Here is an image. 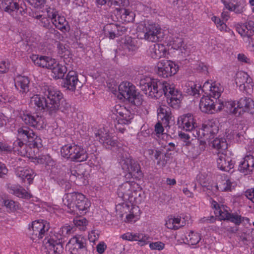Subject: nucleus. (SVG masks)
<instances>
[{"label": "nucleus", "mask_w": 254, "mask_h": 254, "mask_svg": "<svg viewBox=\"0 0 254 254\" xmlns=\"http://www.w3.org/2000/svg\"><path fill=\"white\" fill-rule=\"evenodd\" d=\"M139 84L141 89L150 98L157 99L164 94L170 106L173 108L179 107L182 94L180 91L175 89L174 84L149 77L141 79Z\"/></svg>", "instance_id": "1"}, {"label": "nucleus", "mask_w": 254, "mask_h": 254, "mask_svg": "<svg viewBox=\"0 0 254 254\" xmlns=\"http://www.w3.org/2000/svg\"><path fill=\"white\" fill-rule=\"evenodd\" d=\"M18 138L13 143L14 151L21 156L27 155L30 148L42 146L41 139L27 127H22L17 130Z\"/></svg>", "instance_id": "2"}, {"label": "nucleus", "mask_w": 254, "mask_h": 254, "mask_svg": "<svg viewBox=\"0 0 254 254\" xmlns=\"http://www.w3.org/2000/svg\"><path fill=\"white\" fill-rule=\"evenodd\" d=\"M64 204L72 213L78 211L81 214H86L91 206L90 201L81 193L73 192L65 194L63 198Z\"/></svg>", "instance_id": "3"}, {"label": "nucleus", "mask_w": 254, "mask_h": 254, "mask_svg": "<svg viewBox=\"0 0 254 254\" xmlns=\"http://www.w3.org/2000/svg\"><path fill=\"white\" fill-rule=\"evenodd\" d=\"M40 93L46 96L47 111L52 115L59 110L60 102L63 98L62 93L53 86L44 85L41 88Z\"/></svg>", "instance_id": "4"}, {"label": "nucleus", "mask_w": 254, "mask_h": 254, "mask_svg": "<svg viewBox=\"0 0 254 254\" xmlns=\"http://www.w3.org/2000/svg\"><path fill=\"white\" fill-rule=\"evenodd\" d=\"M73 232V227L70 225H64L61 228L58 232L60 238L58 240L55 239V236L49 238L46 236L44 240L46 248L54 254H60L63 253L64 247L62 244L63 239L68 237Z\"/></svg>", "instance_id": "5"}, {"label": "nucleus", "mask_w": 254, "mask_h": 254, "mask_svg": "<svg viewBox=\"0 0 254 254\" xmlns=\"http://www.w3.org/2000/svg\"><path fill=\"white\" fill-rule=\"evenodd\" d=\"M137 31L143 38L149 42H156L161 40V28L158 25L149 20L141 22L137 26Z\"/></svg>", "instance_id": "6"}, {"label": "nucleus", "mask_w": 254, "mask_h": 254, "mask_svg": "<svg viewBox=\"0 0 254 254\" xmlns=\"http://www.w3.org/2000/svg\"><path fill=\"white\" fill-rule=\"evenodd\" d=\"M62 156L72 161L83 162L87 160L88 153L81 146L75 143L63 146L61 149Z\"/></svg>", "instance_id": "7"}, {"label": "nucleus", "mask_w": 254, "mask_h": 254, "mask_svg": "<svg viewBox=\"0 0 254 254\" xmlns=\"http://www.w3.org/2000/svg\"><path fill=\"white\" fill-rule=\"evenodd\" d=\"M120 95L136 106L142 104L141 95L135 90V87L130 82H123L119 86Z\"/></svg>", "instance_id": "8"}, {"label": "nucleus", "mask_w": 254, "mask_h": 254, "mask_svg": "<svg viewBox=\"0 0 254 254\" xmlns=\"http://www.w3.org/2000/svg\"><path fill=\"white\" fill-rule=\"evenodd\" d=\"M112 112L117 116V124L115 125L116 128L121 132H124L125 129L120 127L119 125L129 124L134 117V114L129 107L120 104L115 105Z\"/></svg>", "instance_id": "9"}, {"label": "nucleus", "mask_w": 254, "mask_h": 254, "mask_svg": "<svg viewBox=\"0 0 254 254\" xmlns=\"http://www.w3.org/2000/svg\"><path fill=\"white\" fill-rule=\"evenodd\" d=\"M120 163L122 169L127 172V176L128 178H140L142 177L139 164L128 153H126L122 156Z\"/></svg>", "instance_id": "10"}, {"label": "nucleus", "mask_w": 254, "mask_h": 254, "mask_svg": "<svg viewBox=\"0 0 254 254\" xmlns=\"http://www.w3.org/2000/svg\"><path fill=\"white\" fill-rule=\"evenodd\" d=\"M49 228V224L46 221L38 220L33 221L28 228L29 235L33 240L42 239L47 235Z\"/></svg>", "instance_id": "11"}, {"label": "nucleus", "mask_w": 254, "mask_h": 254, "mask_svg": "<svg viewBox=\"0 0 254 254\" xmlns=\"http://www.w3.org/2000/svg\"><path fill=\"white\" fill-rule=\"evenodd\" d=\"M86 239L82 235H76L70 239L66 245L69 254H86Z\"/></svg>", "instance_id": "12"}, {"label": "nucleus", "mask_w": 254, "mask_h": 254, "mask_svg": "<svg viewBox=\"0 0 254 254\" xmlns=\"http://www.w3.org/2000/svg\"><path fill=\"white\" fill-rule=\"evenodd\" d=\"M178 69L179 66L174 62L164 60L158 63L156 73L160 77L167 78L176 74Z\"/></svg>", "instance_id": "13"}, {"label": "nucleus", "mask_w": 254, "mask_h": 254, "mask_svg": "<svg viewBox=\"0 0 254 254\" xmlns=\"http://www.w3.org/2000/svg\"><path fill=\"white\" fill-rule=\"evenodd\" d=\"M84 166L81 164L71 165L68 174L71 182H74L77 185H85L86 184V175Z\"/></svg>", "instance_id": "14"}, {"label": "nucleus", "mask_w": 254, "mask_h": 254, "mask_svg": "<svg viewBox=\"0 0 254 254\" xmlns=\"http://www.w3.org/2000/svg\"><path fill=\"white\" fill-rule=\"evenodd\" d=\"M21 118L26 125L37 129H43L46 126L44 118L36 113H23Z\"/></svg>", "instance_id": "15"}, {"label": "nucleus", "mask_w": 254, "mask_h": 254, "mask_svg": "<svg viewBox=\"0 0 254 254\" xmlns=\"http://www.w3.org/2000/svg\"><path fill=\"white\" fill-rule=\"evenodd\" d=\"M94 136L106 148H110L116 146L117 140L115 137L111 136L104 127L100 128L94 131Z\"/></svg>", "instance_id": "16"}, {"label": "nucleus", "mask_w": 254, "mask_h": 254, "mask_svg": "<svg viewBox=\"0 0 254 254\" xmlns=\"http://www.w3.org/2000/svg\"><path fill=\"white\" fill-rule=\"evenodd\" d=\"M236 84L239 87L240 90L246 91L250 94L253 90V82L252 79L246 72L239 71L236 74L235 79Z\"/></svg>", "instance_id": "17"}, {"label": "nucleus", "mask_w": 254, "mask_h": 254, "mask_svg": "<svg viewBox=\"0 0 254 254\" xmlns=\"http://www.w3.org/2000/svg\"><path fill=\"white\" fill-rule=\"evenodd\" d=\"M235 27L236 31L242 37L247 38L249 40L254 35V16L250 17L245 23L236 24Z\"/></svg>", "instance_id": "18"}, {"label": "nucleus", "mask_w": 254, "mask_h": 254, "mask_svg": "<svg viewBox=\"0 0 254 254\" xmlns=\"http://www.w3.org/2000/svg\"><path fill=\"white\" fill-rule=\"evenodd\" d=\"M136 184L133 181H126L120 185L118 189V195L124 201L129 200L133 197L135 191Z\"/></svg>", "instance_id": "19"}, {"label": "nucleus", "mask_w": 254, "mask_h": 254, "mask_svg": "<svg viewBox=\"0 0 254 254\" xmlns=\"http://www.w3.org/2000/svg\"><path fill=\"white\" fill-rule=\"evenodd\" d=\"M165 41L168 45L172 46L173 49H180L182 53L184 54L185 56L189 55L190 51L188 50L187 46H183V38L179 34L176 33L168 36L166 37Z\"/></svg>", "instance_id": "20"}, {"label": "nucleus", "mask_w": 254, "mask_h": 254, "mask_svg": "<svg viewBox=\"0 0 254 254\" xmlns=\"http://www.w3.org/2000/svg\"><path fill=\"white\" fill-rule=\"evenodd\" d=\"M103 31L105 36L111 39H113L125 34L127 31V28L123 25L110 23L104 26Z\"/></svg>", "instance_id": "21"}, {"label": "nucleus", "mask_w": 254, "mask_h": 254, "mask_svg": "<svg viewBox=\"0 0 254 254\" xmlns=\"http://www.w3.org/2000/svg\"><path fill=\"white\" fill-rule=\"evenodd\" d=\"M227 10L236 14H242L246 11L247 3L245 0H221Z\"/></svg>", "instance_id": "22"}, {"label": "nucleus", "mask_w": 254, "mask_h": 254, "mask_svg": "<svg viewBox=\"0 0 254 254\" xmlns=\"http://www.w3.org/2000/svg\"><path fill=\"white\" fill-rule=\"evenodd\" d=\"M177 124L179 128L187 131H190L196 127L193 115L190 113L179 117Z\"/></svg>", "instance_id": "23"}, {"label": "nucleus", "mask_w": 254, "mask_h": 254, "mask_svg": "<svg viewBox=\"0 0 254 254\" xmlns=\"http://www.w3.org/2000/svg\"><path fill=\"white\" fill-rule=\"evenodd\" d=\"M64 86L69 90L74 91L76 87H80L81 82L78 80L77 73L73 70H69L64 80Z\"/></svg>", "instance_id": "24"}, {"label": "nucleus", "mask_w": 254, "mask_h": 254, "mask_svg": "<svg viewBox=\"0 0 254 254\" xmlns=\"http://www.w3.org/2000/svg\"><path fill=\"white\" fill-rule=\"evenodd\" d=\"M239 171L245 175L252 174L254 171V156L247 155L240 162Z\"/></svg>", "instance_id": "25"}, {"label": "nucleus", "mask_w": 254, "mask_h": 254, "mask_svg": "<svg viewBox=\"0 0 254 254\" xmlns=\"http://www.w3.org/2000/svg\"><path fill=\"white\" fill-rule=\"evenodd\" d=\"M218 106V102L215 104L214 101L208 96H204L200 99L199 108L200 110L205 113L213 114L216 111V106Z\"/></svg>", "instance_id": "26"}, {"label": "nucleus", "mask_w": 254, "mask_h": 254, "mask_svg": "<svg viewBox=\"0 0 254 254\" xmlns=\"http://www.w3.org/2000/svg\"><path fill=\"white\" fill-rule=\"evenodd\" d=\"M218 131V127L216 125L213 126L212 123H210L205 125L203 129L198 128L196 126L190 131L193 132V135L194 137L198 138L204 137L206 133H209L211 135H213L217 133Z\"/></svg>", "instance_id": "27"}, {"label": "nucleus", "mask_w": 254, "mask_h": 254, "mask_svg": "<svg viewBox=\"0 0 254 254\" xmlns=\"http://www.w3.org/2000/svg\"><path fill=\"white\" fill-rule=\"evenodd\" d=\"M236 183L226 176H221L216 185L217 189L220 191H231L235 187Z\"/></svg>", "instance_id": "28"}, {"label": "nucleus", "mask_w": 254, "mask_h": 254, "mask_svg": "<svg viewBox=\"0 0 254 254\" xmlns=\"http://www.w3.org/2000/svg\"><path fill=\"white\" fill-rule=\"evenodd\" d=\"M64 62L65 64H62L57 63L55 61V64H53L51 67L49 69L52 70L53 74V77L55 79L63 78L64 76V74L70 67L69 66V64H67L65 61V58L64 59Z\"/></svg>", "instance_id": "29"}, {"label": "nucleus", "mask_w": 254, "mask_h": 254, "mask_svg": "<svg viewBox=\"0 0 254 254\" xmlns=\"http://www.w3.org/2000/svg\"><path fill=\"white\" fill-rule=\"evenodd\" d=\"M239 111L254 114V101L251 98L242 97L237 102Z\"/></svg>", "instance_id": "30"}, {"label": "nucleus", "mask_w": 254, "mask_h": 254, "mask_svg": "<svg viewBox=\"0 0 254 254\" xmlns=\"http://www.w3.org/2000/svg\"><path fill=\"white\" fill-rule=\"evenodd\" d=\"M31 60L35 65L38 66L49 69L55 64V60L49 57L40 56L37 55H33Z\"/></svg>", "instance_id": "31"}, {"label": "nucleus", "mask_w": 254, "mask_h": 254, "mask_svg": "<svg viewBox=\"0 0 254 254\" xmlns=\"http://www.w3.org/2000/svg\"><path fill=\"white\" fill-rule=\"evenodd\" d=\"M217 163L218 168L226 172H229L234 167L232 159L227 157L223 152L218 155Z\"/></svg>", "instance_id": "32"}, {"label": "nucleus", "mask_w": 254, "mask_h": 254, "mask_svg": "<svg viewBox=\"0 0 254 254\" xmlns=\"http://www.w3.org/2000/svg\"><path fill=\"white\" fill-rule=\"evenodd\" d=\"M30 80L25 76H17L15 79V88L22 94H26L29 91Z\"/></svg>", "instance_id": "33"}, {"label": "nucleus", "mask_w": 254, "mask_h": 254, "mask_svg": "<svg viewBox=\"0 0 254 254\" xmlns=\"http://www.w3.org/2000/svg\"><path fill=\"white\" fill-rule=\"evenodd\" d=\"M122 44L123 48L126 52L131 53L136 51L140 46L137 39L129 36L125 38Z\"/></svg>", "instance_id": "34"}, {"label": "nucleus", "mask_w": 254, "mask_h": 254, "mask_svg": "<svg viewBox=\"0 0 254 254\" xmlns=\"http://www.w3.org/2000/svg\"><path fill=\"white\" fill-rule=\"evenodd\" d=\"M158 118L165 124H168L172 119V116L171 108L166 105H160L157 109Z\"/></svg>", "instance_id": "35"}, {"label": "nucleus", "mask_w": 254, "mask_h": 254, "mask_svg": "<svg viewBox=\"0 0 254 254\" xmlns=\"http://www.w3.org/2000/svg\"><path fill=\"white\" fill-rule=\"evenodd\" d=\"M218 110L220 111L222 110L224 107H225L228 111L230 113H232L236 116H239L241 115V112L239 111V108H238V106L236 107V103L235 101H229L227 102H223L221 99H219L218 101Z\"/></svg>", "instance_id": "36"}, {"label": "nucleus", "mask_w": 254, "mask_h": 254, "mask_svg": "<svg viewBox=\"0 0 254 254\" xmlns=\"http://www.w3.org/2000/svg\"><path fill=\"white\" fill-rule=\"evenodd\" d=\"M185 224V222L180 216L173 217L172 216L167 218L165 225L168 229L177 230L183 227Z\"/></svg>", "instance_id": "37"}, {"label": "nucleus", "mask_w": 254, "mask_h": 254, "mask_svg": "<svg viewBox=\"0 0 254 254\" xmlns=\"http://www.w3.org/2000/svg\"><path fill=\"white\" fill-rule=\"evenodd\" d=\"M9 192L17 197L24 198H31V194L19 185H11L9 188Z\"/></svg>", "instance_id": "38"}, {"label": "nucleus", "mask_w": 254, "mask_h": 254, "mask_svg": "<svg viewBox=\"0 0 254 254\" xmlns=\"http://www.w3.org/2000/svg\"><path fill=\"white\" fill-rule=\"evenodd\" d=\"M0 8L11 14V13L19 9V5L13 0H1Z\"/></svg>", "instance_id": "39"}, {"label": "nucleus", "mask_w": 254, "mask_h": 254, "mask_svg": "<svg viewBox=\"0 0 254 254\" xmlns=\"http://www.w3.org/2000/svg\"><path fill=\"white\" fill-rule=\"evenodd\" d=\"M122 238L128 241H137L145 244L148 240V237L144 234L127 233L122 235Z\"/></svg>", "instance_id": "40"}, {"label": "nucleus", "mask_w": 254, "mask_h": 254, "mask_svg": "<svg viewBox=\"0 0 254 254\" xmlns=\"http://www.w3.org/2000/svg\"><path fill=\"white\" fill-rule=\"evenodd\" d=\"M166 51L163 45L156 44L150 47V55L153 59H159L165 55Z\"/></svg>", "instance_id": "41"}, {"label": "nucleus", "mask_w": 254, "mask_h": 254, "mask_svg": "<svg viewBox=\"0 0 254 254\" xmlns=\"http://www.w3.org/2000/svg\"><path fill=\"white\" fill-rule=\"evenodd\" d=\"M200 85L195 84L192 82H190L186 84L184 87V90L188 95L198 97L200 94Z\"/></svg>", "instance_id": "42"}, {"label": "nucleus", "mask_w": 254, "mask_h": 254, "mask_svg": "<svg viewBox=\"0 0 254 254\" xmlns=\"http://www.w3.org/2000/svg\"><path fill=\"white\" fill-rule=\"evenodd\" d=\"M98 4L104 5L106 4L109 7H115L117 6H127L129 4L128 0H96Z\"/></svg>", "instance_id": "43"}, {"label": "nucleus", "mask_w": 254, "mask_h": 254, "mask_svg": "<svg viewBox=\"0 0 254 254\" xmlns=\"http://www.w3.org/2000/svg\"><path fill=\"white\" fill-rule=\"evenodd\" d=\"M212 147L220 152L225 151L228 147V143L225 138H216L211 142Z\"/></svg>", "instance_id": "44"}, {"label": "nucleus", "mask_w": 254, "mask_h": 254, "mask_svg": "<svg viewBox=\"0 0 254 254\" xmlns=\"http://www.w3.org/2000/svg\"><path fill=\"white\" fill-rule=\"evenodd\" d=\"M46 96L41 97L39 95H35L31 98L30 103L32 105H34L39 109L47 110V104L46 103Z\"/></svg>", "instance_id": "45"}, {"label": "nucleus", "mask_w": 254, "mask_h": 254, "mask_svg": "<svg viewBox=\"0 0 254 254\" xmlns=\"http://www.w3.org/2000/svg\"><path fill=\"white\" fill-rule=\"evenodd\" d=\"M211 92L209 93L211 97L216 99V102L217 103L221 96V93L224 91L223 87L219 83L214 82L213 83Z\"/></svg>", "instance_id": "46"}, {"label": "nucleus", "mask_w": 254, "mask_h": 254, "mask_svg": "<svg viewBox=\"0 0 254 254\" xmlns=\"http://www.w3.org/2000/svg\"><path fill=\"white\" fill-rule=\"evenodd\" d=\"M214 212L216 216L218 217L220 220H228L231 214L228 212L225 206L223 205L221 206H219L218 208H216Z\"/></svg>", "instance_id": "47"}, {"label": "nucleus", "mask_w": 254, "mask_h": 254, "mask_svg": "<svg viewBox=\"0 0 254 254\" xmlns=\"http://www.w3.org/2000/svg\"><path fill=\"white\" fill-rule=\"evenodd\" d=\"M186 239L189 245H196L201 240L200 234L193 231L190 232Z\"/></svg>", "instance_id": "48"}, {"label": "nucleus", "mask_w": 254, "mask_h": 254, "mask_svg": "<svg viewBox=\"0 0 254 254\" xmlns=\"http://www.w3.org/2000/svg\"><path fill=\"white\" fill-rule=\"evenodd\" d=\"M117 10H120L121 13V19L126 22H129L133 20L134 14L132 11L125 8L120 9L116 7Z\"/></svg>", "instance_id": "49"}, {"label": "nucleus", "mask_w": 254, "mask_h": 254, "mask_svg": "<svg viewBox=\"0 0 254 254\" xmlns=\"http://www.w3.org/2000/svg\"><path fill=\"white\" fill-rule=\"evenodd\" d=\"M52 23L56 28L61 31L66 29L67 22L64 16L58 15L57 17V18L53 21Z\"/></svg>", "instance_id": "50"}, {"label": "nucleus", "mask_w": 254, "mask_h": 254, "mask_svg": "<svg viewBox=\"0 0 254 254\" xmlns=\"http://www.w3.org/2000/svg\"><path fill=\"white\" fill-rule=\"evenodd\" d=\"M4 206L9 209V211H14L18 209V203L12 200L6 199L3 201Z\"/></svg>", "instance_id": "51"}, {"label": "nucleus", "mask_w": 254, "mask_h": 254, "mask_svg": "<svg viewBox=\"0 0 254 254\" xmlns=\"http://www.w3.org/2000/svg\"><path fill=\"white\" fill-rule=\"evenodd\" d=\"M73 222L75 225L79 229L84 230L87 223L86 219L83 217H77L74 219Z\"/></svg>", "instance_id": "52"}, {"label": "nucleus", "mask_w": 254, "mask_h": 254, "mask_svg": "<svg viewBox=\"0 0 254 254\" xmlns=\"http://www.w3.org/2000/svg\"><path fill=\"white\" fill-rule=\"evenodd\" d=\"M211 20L215 23L217 27L221 31H227V26L219 17L215 16L212 17Z\"/></svg>", "instance_id": "53"}, {"label": "nucleus", "mask_w": 254, "mask_h": 254, "mask_svg": "<svg viewBox=\"0 0 254 254\" xmlns=\"http://www.w3.org/2000/svg\"><path fill=\"white\" fill-rule=\"evenodd\" d=\"M24 179H21L22 182L27 183L29 185L31 184L34 177V172L32 170L28 169L25 172V174L23 175Z\"/></svg>", "instance_id": "54"}, {"label": "nucleus", "mask_w": 254, "mask_h": 254, "mask_svg": "<svg viewBox=\"0 0 254 254\" xmlns=\"http://www.w3.org/2000/svg\"><path fill=\"white\" fill-rule=\"evenodd\" d=\"M46 32V36L52 39L61 40V34L57 30L53 28H49Z\"/></svg>", "instance_id": "55"}, {"label": "nucleus", "mask_w": 254, "mask_h": 254, "mask_svg": "<svg viewBox=\"0 0 254 254\" xmlns=\"http://www.w3.org/2000/svg\"><path fill=\"white\" fill-rule=\"evenodd\" d=\"M179 137L181 140L183 142L184 146H189L191 142L190 141V136L185 132H181L179 134Z\"/></svg>", "instance_id": "56"}, {"label": "nucleus", "mask_w": 254, "mask_h": 254, "mask_svg": "<svg viewBox=\"0 0 254 254\" xmlns=\"http://www.w3.org/2000/svg\"><path fill=\"white\" fill-rule=\"evenodd\" d=\"M149 247L152 250L161 251L164 248L165 245L163 243L158 241L150 243Z\"/></svg>", "instance_id": "57"}, {"label": "nucleus", "mask_w": 254, "mask_h": 254, "mask_svg": "<svg viewBox=\"0 0 254 254\" xmlns=\"http://www.w3.org/2000/svg\"><path fill=\"white\" fill-rule=\"evenodd\" d=\"M47 16L49 19H51V22L57 18V17L59 15L57 11L55 9L49 8L47 10Z\"/></svg>", "instance_id": "58"}, {"label": "nucleus", "mask_w": 254, "mask_h": 254, "mask_svg": "<svg viewBox=\"0 0 254 254\" xmlns=\"http://www.w3.org/2000/svg\"><path fill=\"white\" fill-rule=\"evenodd\" d=\"M241 219L242 216L241 215L235 214H230V216L229 217L228 220L235 223L236 225H239L241 223Z\"/></svg>", "instance_id": "59"}, {"label": "nucleus", "mask_w": 254, "mask_h": 254, "mask_svg": "<svg viewBox=\"0 0 254 254\" xmlns=\"http://www.w3.org/2000/svg\"><path fill=\"white\" fill-rule=\"evenodd\" d=\"M212 85L213 83H210L208 81H206L204 83L202 87H201L200 88V92H204L205 94H207L208 91L210 93L211 92L212 89L211 87H212Z\"/></svg>", "instance_id": "60"}, {"label": "nucleus", "mask_w": 254, "mask_h": 254, "mask_svg": "<svg viewBox=\"0 0 254 254\" xmlns=\"http://www.w3.org/2000/svg\"><path fill=\"white\" fill-rule=\"evenodd\" d=\"M28 169L22 167H17L15 170L16 175L21 180L24 179L23 175L25 174Z\"/></svg>", "instance_id": "61"}, {"label": "nucleus", "mask_w": 254, "mask_h": 254, "mask_svg": "<svg viewBox=\"0 0 254 254\" xmlns=\"http://www.w3.org/2000/svg\"><path fill=\"white\" fill-rule=\"evenodd\" d=\"M9 64L5 61L0 62V73L6 72L9 69Z\"/></svg>", "instance_id": "62"}, {"label": "nucleus", "mask_w": 254, "mask_h": 254, "mask_svg": "<svg viewBox=\"0 0 254 254\" xmlns=\"http://www.w3.org/2000/svg\"><path fill=\"white\" fill-rule=\"evenodd\" d=\"M197 144L199 145V150L195 154V155L199 154L202 151H204L205 148L206 142L202 140L197 139Z\"/></svg>", "instance_id": "63"}, {"label": "nucleus", "mask_w": 254, "mask_h": 254, "mask_svg": "<svg viewBox=\"0 0 254 254\" xmlns=\"http://www.w3.org/2000/svg\"><path fill=\"white\" fill-rule=\"evenodd\" d=\"M107 248L106 245L103 242L99 243L96 247L97 252L99 254H102L104 253L105 250Z\"/></svg>", "instance_id": "64"}]
</instances>
